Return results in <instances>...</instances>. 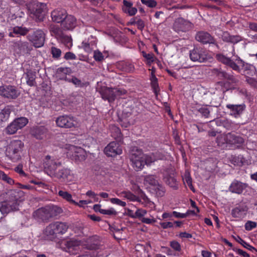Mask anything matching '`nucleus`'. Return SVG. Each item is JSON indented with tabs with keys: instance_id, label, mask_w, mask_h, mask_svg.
<instances>
[{
	"instance_id": "nucleus-1",
	"label": "nucleus",
	"mask_w": 257,
	"mask_h": 257,
	"mask_svg": "<svg viewBox=\"0 0 257 257\" xmlns=\"http://www.w3.org/2000/svg\"><path fill=\"white\" fill-rule=\"evenodd\" d=\"M215 58L219 62L238 73H240L242 69V72L245 78L253 76L256 74V69L254 66L245 63L238 56H234L232 58H230L223 54H217Z\"/></svg>"
},
{
	"instance_id": "nucleus-2",
	"label": "nucleus",
	"mask_w": 257,
	"mask_h": 257,
	"mask_svg": "<svg viewBox=\"0 0 257 257\" xmlns=\"http://www.w3.org/2000/svg\"><path fill=\"white\" fill-rule=\"evenodd\" d=\"M24 144L20 140H14L10 142L6 148V155L13 162H17L22 158Z\"/></svg>"
},
{
	"instance_id": "nucleus-3",
	"label": "nucleus",
	"mask_w": 257,
	"mask_h": 257,
	"mask_svg": "<svg viewBox=\"0 0 257 257\" xmlns=\"http://www.w3.org/2000/svg\"><path fill=\"white\" fill-rule=\"evenodd\" d=\"M61 166V163L58 160H52L49 161V176L62 182L67 181L71 177L70 170L65 168L60 169Z\"/></svg>"
},
{
	"instance_id": "nucleus-4",
	"label": "nucleus",
	"mask_w": 257,
	"mask_h": 257,
	"mask_svg": "<svg viewBox=\"0 0 257 257\" xmlns=\"http://www.w3.org/2000/svg\"><path fill=\"white\" fill-rule=\"evenodd\" d=\"M12 197H14V199H12V201H10L8 203L3 204L0 207V211L2 214L8 213L11 210H15L18 209L21 200L19 198L23 195L22 191L12 190L9 192Z\"/></svg>"
},
{
	"instance_id": "nucleus-5",
	"label": "nucleus",
	"mask_w": 257,
	"mask_h": 257,
	"mask_svg": "<svg viewBox=\"0 0 257 257\" xmlns=\"http://www.w3.org/2000/svg\"><path fill=\"white\" fill-rule=\"evenodd\" d=\"M81 241L77 239H71L62 241L59 243V247L63 250L72 254H76L80 250Z\"/></svg>"
},
{
	"instance_id": "nucleus-6",
	"label": "nucleus",
	"mask_w": 257,
	"mask_h": 257,
	"mask_svg": "<svg viewBox=\"0 0 257 257\" xmlns=\"http://www.w3.org/2000/svg\"><path fill=\"white\" fill-rule=\"evenodd\" d=\"M29 122V120L25 117H20L15 118L6 127V132L9 135L16 134L18 130L25 127Z\"/></svg>"
},
{
	"instance_id": "nucleus-7",
	"label": "nucleus",
	"mask_w": 257,
	"mask_h": 257,
	"mask_svg": "<svg viewBox=\"0 0 257 257\" xmlns=\"http://www.w3.org/2000/svg\"><path fill=\"white\" fill-rule=\"evenodd\" d=\"M46 5L39 2H34L31 4L29 7L30 16L37 21H43L44 18V9Z\"/></svg>"
},
{
	"instance_id": "nucleus-8",
	"label": "nucleus",
	"mask_w": 257,
	"mask_h": 257,
	"mask_svg": "<svg viewBox=\"0 0 257 257\" xmlns=\"http://www.w3.org/2000/svg\"><path fill=\"white\" fill-rule=\"evenodd\" d=\"M49 240H53L55 238V234L65 233L68 228V225L66 223L55 222L49 225Z\"/></svg>"
},
{
	"instance_id": "nucleus-9",
	"label": "nucleus",
	"mask_w": 257,
	"mask_h": 257,
	"mask_svg": "<svg viewBox=\"0 0 257 257\" xmlns=\"http://www.w3.org/2000/svg\"><path fill=\"white\" fill-rule=\"evenodd\" d=\"M189 56L193 62H204L207 60V55L205 50L201 47H194L190 51Z\"/></svg>"
},
{
	"instance_id": "nucleus-10",
	"label": "nucleus",
	"mask_w": 257,
	"mask_h": 257,
	"mask_svg": "<svg viewBox=\"0 0 257 257\" xmlns=\"http://www.w3.org/2000/svg\"><path fill=\"white\" fill-rule=\"evenodd\" d=\"M193 27L192 24L182 18L176 19L173 24V28L177 32H187Z\"/></svg>"
},
{
	"instance_id": "nucleus-11",
	"label": "nucleus",
	"mask_w": 257,
	"mask_h": 257,
	"mask_svg": "<svg viewBox=\"0 0 257 257\" xmlns=\"http://www.w3.org/2000/svg\"><path fill=\"white\" fill-rule=\"evenodd\" d=\"M56 122L58 126L64 128H71L75 127L77 125L75 118L68 115H62L58 117Z\"/></svg>"
},
{
	"instance_id": "nucleus-12",
	"label": "nucleus",
	"mask_w": 257,
	"mask_h": 257,
	"mask_svg": "<svg viewBox=\"0 0 257 257\" xmlns=\"http://www.w3.org/2000/svg\"><path fill=\"white\" fill-rule=\"evenodd\" d=\"M27 39L37 48L43 46L44 44V34L41 30H37L29 34L27 36Z\"/></svg>"
},
{
	"instance_id": "nucleus-13",
	"label": "nucleus",
	"mask_w": 257,
	"mask_h": 257,
	"mask_svg": "<svg viewBox=\"0 0 257 257\" xmlns=\"http://www.w3.org/2000/svg\"><path fill=\"white\" fill-rule=\"evenodd\" d=\"M19 95L18 90L14 86L3 85L0 86V95L9 99H15Z\"/></svg>"
},
{
	"instance_id": "nucleus-14",
	"label": "nucleus",
	"mask_w": 257,
	"mask_h": 257,
	"mask_svg": "<svg viewBox=\"0 0 257 257\" xmlns=\"http://www.w3.org/2000/svg\"><path fill=\"white\" fill-rule=\"evenodd\" d=\"M195 38L196 41L203 44H216L214 38L206 31H201L197 32Z\"/></svg>"
},
{
	"instance_id": "nucleus-15",
	"label": "nucleus",
	"mask_w": 257,
	"mask_h": 257,
	"mask_svg": "<svg viewBox=\"0 0 257 257\" xmlns=\"http://www.w3.org/2000/svg\"><path fill=\"white\" fill-rule=\"evenodd\" d=\"M130 161L133 168L137 171L142 170L145 166L143 154L141 153L132 154L130 156Z\"/></svg>"
},
{
	"instance_id": "nucleus-16",
	"label": "nucleus",
	"mask_w": 257,
	"mask_h": 257,
	"mask_svg": "<svg viewBox=\"0 0 257 257\" xmlns=\"http://www.w3.org/2000/svg\"><path fill=\"white\" fill-rule=\"evenodd\" d=\"M122 150L115 142H110L104 149L105 154L109 157H115L121 154Z\"/></svg>"
},
{
	"instance_id": "nucleus-17",
	"label": "nucleus",
	"mask_w": 257,
	"mask_h": 257,
	"mask_svg": "<svg viewBox=\"0 0 257 257\" xmlns=\"http://www.w3.org/2000/svg\"><path fill=\"white\" fill-rule=\"evenodd\" d=\"M226 107L230 110V115L235 118L239 117L246 108L244 103L240 104H227Z\"/></svg>"
},
{
	"instance_id": "nucleus-18",
	"label": "nucleus",
	"mask_w": 257,
	"mask_h": 257,
	"mask_svg": "<svg viewBox=\"0 0 257 257\" xmlns=\"http://www.w3.org/2000/svg\"><path fill=\"white\" fill-rule=\"evenodd\" d=\"M13 47L14 51L19 54L28 53L30 51L29 43L21 40L14 42Z\"/></svg>"
},
{
	"instance_id": "nucleus-19",
	"label": "nucleus",
	"mask_w": 257,
	"mask_h": 257,
	"mask_svg": "<svg viewBox=\"0 0 257 257\" xmlns=\"http://www.w3.org/2000/svg\"><path fill=\"white\" fill-rule=\"evenodd\" d=\"M29 31V29L26 27L15 26L9 29V36L10 37L25 36Z\"/></svg>"
},
{
	"instance_id": "nucleus-20",
	"label": "nucleus",
	"mask_w": 257,
	"mask_h": 257,
	"mask_svg": "<svg viewBox=\"0 0 257 257\" xmlns=\"http://www.w3.org/2000/svg\"><path fill=\"white\" fill-rule=\"evenodd\" d=\"M139 106H142L140 103H134L130 107H127L123 110V115L125 117H129L132 115L136 116L140 112Z\"/></svg>"
},
{
	"instance_id": "nucleus-21",
	"label": "nucleus",
	"mask_w": 257,
	"mask_h": 257,
	"mask_svg": "<svg viewBox=\"0 0 257 257\" xmlns=\"http://www.w3.org/2000/svg\"><path fill=\"white\" fill-rule=\"evenodd\" d=\"M247 187L246 184L235 180L230 185L229 189L232 193L240 194Z\"/></svg>"
},
{
	"instance_id": "nucleus-22",
	"label": "nucleus",
	"mask_w": 257,
	"mask_h": 257,
	"mask_svg": "<svg viewBox=\"0 0 257 257\" xmlns=\"http://www.w3.org/2000/svg\"><path fill=\"white\" fill-rule=\"evenodd\" d=\"M100 242L97 236L89 237L85 244V248L89 250H96L99 248Z\"/></svg>"
},
{
	"instance_id": "nucleus-23",
	"label": "nucleus",
	"mask_w": 257,
	"mask_h": 257,
	"mask_svg": "<svg viewBox=\"0 0 257 257\" xmlns=\"http://www.w3.org/2000/svg\"><path fill=\"white\" fill-rule=\"evenodd\" d=\"M66 11L64 9H56L51 12V16L53 22L56 23L63 22L66 15Z\"/></svg>"
},
{
	"instance_id": "nucleus-24",
	"label": "nucleus",
	"mask_w": 257,
	"mask_h": 257,
	"mask_svg": "<svg viewBox=\"0 0 257 257\" xmlns=\"http://www.w3.org/2000/svg\"><path fill=\"white\" fill-rule=\"evenodd\" d=\"M247 208L246 206L239 205L231 210V215L233 217L242 218L246 214Z\"/></svg>"
},
{
	"instance_id": "nucleus-25",
	"label": "nucleus",
	"mask_w": 257,
	"mask_h": 257,
	"mask_svg": "<svg viewBox=\"0 0 257 257\" xmlns=\"http://www.w3.org/2000/svg\"><path fill=\"white\" fill-rule=\"evenodd\" d=\"M62 25L66 30H72L76 26V19L73 16L66 14V17L62 22Z\"/></svg>"
},
{
	"instance_id": "nucleus-26",
	"label": "nucleus",
	"mask_w": 257,
	"mask_h": 257,
	"mask_svg": "<svg viewBox=\"0 0 257 257\" xmlns=\"http://www.w3.org/2000/svg\"><path fill=\"white\" fill-rule=\"evenodd\" d=\"M228 145H235L237 148L241 147L244 143V139L240 136L232 133H228Z\"/></svg>"
},
{
	"instance_id": "nucleus-27",
	"label": "nucleus",
	"mask_w": 257,
	"mask_h": 257,
	"mask_svg": "<svg viewBox=\"0 0 257 257\" xmlns=\"http://www.w3.org/2000/svg\"><path fill=\"white\" fill-rule=\"evenodd\" d=\"M221 74L222 76V78L226 79L229 83L234 86L232 88L233 89H235L239 85L240 81L238 76L227 72H222Z\"/></svg>"
},
{
	"instance_id": "nucleus-28",
	"label": "nucleus",
	"mask_w": 257,
	"mask_h": 257,
	"mask_svg": "<svg viewBox=\"0 0 257 257\" xmlns=\"http://www.w3.org/2000/svg\"><path fill=\"white\" fill-rule=\"evenodd\" d=\"M144 181L145 183L156 187L157 188L161 190L163 193L164 192L165 190L164 187L162 185L159 183L158 180H156V177L154 176L147 175L145 176Z\"/></svg>"
},
{
	"instance_id": "nucleus-29",
	"label": "nucleus",
	"mask_w": 257,
	"mask_h": 257,
	"mask_svg": "<svg viewBox=\"0 0 257 257\" xmlns=\"http://www.w3.org/2000/svg\"><path fill=\"white\" fill-rule=\"evenodd\" d=\"M123 6H122V10L123 12L127 14L129 16H134L137 12V9L136 8L133 7V3L128 2L126 0L123 1Z\"/></svg>"
},
{
	"instance_id": "nucleus-30",
	"label": "nucleus",
	"mask_w": 257,
	"mask_h": 257,
	"mask_svg": "<svg viewBox=\"0 0 257 257\" xmlns=\"http://www.w3.org/2000/svg\"><path fill=\"white\" fill-rule=\"evenodd\" d=\"M102 98L104 100H107L109 102L112 101L115 98L114 88H106L101 92Z\"/></svg>"
},
{
	"instance_id": "nucleus-31",
	"label": "nucleus",
	"mask_w": 257,
	"mask_h": 257,
	"mask_svg": "<svg viewBox=\"0 0 257 257\" xmlns=\"http://www.w3.org/2000/svg\"><path fill=\"white\" fill-rule=\"evenodd\" d=\"M69 150L71 151L73 154L72 155L74 157L78 158V159H84L85 155L84 151L81 148H78L75 146L71 145L69 146Z\"/></svg>"
},
{
	"instance_id": "nucleus-32",
	"label": "nucleus",
	"mask_w": 257,
	"mask_h": 257,
	"mask_svg": "<svg viewBox=\"0 0 257 257\" xmlns=\"http://www.w3.org/2000/svg\"><path fill=\"white\" fill-rule=\"evenodd\" d=\"M48 215V210L46 208H41L37 209L33 213V216L36 219H40L45 220L47 219Z\"/></svg>"
},
{
	"instance_id": "nucleus-33",
	"label": "nucleus",
	"mask_w": 257,
	"mask_h": 257,
	"mask_svg": "<svg viewBox=\"0 0 257 257\" xmlns=\"http://www.w3.org/2000/svg\"><path fill=\"white\" fill-rule=\"evenodd\" d=\"M164 180L167 184L174 189L176 190L178 189V184L174 176L170 175H167L164 178Z\"/></svg>"
},
{
	"instance_id": "nucleus-34",
	"label": "nucleus",
	"mask_w": 257,
	"mask_h": 257,
	"mask_svg": "<svg viewBox=\"0 0 257 257\" xmlns=\"http://www.w3.org/2000/svg\"><path fill=\"white\" fill-rule=\"evenodd\" d=\"M11 109L9 106L5 107L0 112V123L7 121L10 117Z\"/></svg>"
},
{
	"instance_id": "nucleus-35",
	"label": "nucleus",
	"mask_w": 257,
	"mask_h": 257,
	"mask_svg": "<svg viewBox=\"0 0 257 257\" xmlns=\"http://www.w3.org/2000/svg\"><path fill=\"white\" fill-rule=\"evenodd\" d=\"M44 128L42 126L33 128L31 131L32 135L37 139H41L44 133Z\"/></svg>"
},
{
	"instance_id": "nucleus-36",
	"label": "nucleus",
	"mask_w": 257,
	"mask_h": 257,
	"mask_svg": "<svg viewBox=\"0 0 257 257\" xmlns=\"http://www.w3.org/2000/svg\"><path fill=\"white\" fill-rule=\"evenodd\" d=\"M70 70L69 68L68 67H60L57 69L56 75L59 79L65 80L66 75L69 72Z\"/></svg>"
},
{
	"instance_id": "nucleus-37",
	"label": "nucleus",
	"mask_w": 257,
	"mask_h": 257,
	"mask_svg": "<svg viewBox=\"0 0 257 257\" xmlns=\"http://www.w3.org/2000/svg\"><path fill=\"white\" fill-rule=\"evenodd\" d=\"M62 212V209L55 205H49V217H55Z\"/></svg>"
},
{
	"instance_id": "nucleus-38",
	"label": "nucleus",
	"mask_w": 257,
	"mask_h": 257,
	"mask_svg": "<svg viewBox=\"0 0 257 257\" xmlns=\"http://www.w3.org/2000/svg\"><path fill=\"white\" fill-rule=\"evenodd\" d=\"M121 196L124 197L130 201L140 202L141 200L138 197L135 195L130 191H123L120 193Z\"/></svg>"
},
{
	"instance_id": "nucleus-39",
	"label": "nucleus",
	"mask_w": 257,
	"mask_h": 257,
	"mask_svg": "<svg viewBox=\"0 0 257 257\" xmlns=\"http://www.w3.org/2000/svg\"><path fill=\"white\" fill-rule=\"evenodd\" d=\"M58 194L60 196H61L62 198H63L64 199H65L67 201L72 204L78 205V203L76 202L74 200H73L72 199V195L68 192L60 190L59 191Z\"/></svg>"
},
{
	"instance_id": "nucleus-40",
	"label": "nucleus",
	"mask_w": 257,
	"mask_h": 257,
	"mask_svg": "<svg viewBox=\"0 0 257 257\" xmlns=\"http://www.w3.org/2000/svg\"><path fill=\"white\" fill-rule=\"evenodd\" d=\"M26 74L27 84L30 86H34L36 84L35 74L32 71H28Z\"/></svg>"
},
{
	"instance_id": "nucleus-41",
	"label": "nucleus",
	"mask_w": 257,
	"mask_h": 257,
	"mask_svg": "<svg viewBox=\"0 0 257 257\" xmlns=\"http://www.w3.org/2000/svg\"><path fill=\"white\" fill-rule=\"evenodd\" d=\"M110 130L112 137L118 140H121L122 135L119 127L115 125H112Z\"/></svg>"
},
{
	"instance_id": "nucleus-42",
	"label": "nucleus",
	"mask_w": 257,
	"mask_h": 257,
	"mask_svg": "<svg viewBox=\"0 0 257 257\" xmlns=\"http://www.w3.org/2000/svg\"><path fill=\"white\" fill-rule=\"evenodd\" d=\"M65 80L69 82H71L76 86L79 87H83L85 86L86 84L85 83L82 82L81 81V80L79 79L78 78L75 76H72L71 78H67V77H65Z\"/></svg>"
},
{
	"instance_id": "nucleus-43",
	"label": "nucleus",
	"mask_w": 257,
	"mask_h": 257,
	"mask_svg": "<svg viewBox=\"0 0 257 257\" xmlns=\"http://www.w3.org/2000/svg\"><path fill=\"white\" fill-rule=\"evenodd\" d=\"M228 134L226 135H220L216 138V142L219 146H223L225 144H229V140L227 139Z\"/></svg>"
},
{
	"instance_id": "nucleus-44",
	"label": "nucleus",
	"mask_w": 257,
	"mask_h": 257,
	"mask_svg": "<svg viewBox=\"0 0 257 257\" xmlns=\"http://www.w3.org/2000/svg\"><path fill=\"white\" fill-rule=\"evenodd\" d=\"M51 35H54L57 38H61L64 35L62 31L58 26H53L51 28Z\"/></svg>"
},
{
	"instance_id": "nucleus-45",
	"label": "nucleus",
	"mask_w": 257,
	"mask_h": 257,
	"mask_svg": "<svg viewBox=\"0 0 257 257\" xmlns=\"http://www.w3.org/2000/svg\"><path fill=\"white\" fill-rule=\"evenodd\" d=\"M231 162L236 166H241L243 163V158L242 156H232L230 158Z\"/></svg>"
},
{
	"instance_id": "nucleus-46",
	"label": "nucleus",
	"mask_w": 257,
	"mask_h": 257,
	"mask_svg": "<svg viewBox=\"0 0 257 257\" xmlns=\"http://www.w3.org/2000/svg\"><path fill=\"white\" fill-rule=\"evenodd\" d=\"M0 179L2 180L10 185H13L14 184V180L11 177H9L2 171H0Z\"/></svg>"
},
{
	"instance_id": "nucleus-47",
	"label": "nucleus",
	"mask_w": 257,
	"mask_h": 257,
	"mask_svg": "<svg viewBox=\"0 0 257 257\" xmlns=\"http://www.w3.org/2000/svg\"><path fill=\"white\" fill-rule=\"evenodd\" d=\"M236 241L241 244L242 246H243L246 248L250 250H254L255 251H257L253 246H251L249 244H248L246 242H245L244 240H243L241 238H240L239 236H237V238L236 239Z\"/></svg>"
},
{
	"instance_id": "nucleus-48",
	"label": "nucleus",
	"mask_w": 257,
	"mask_h": 257,
	"mask_svg": "<svg viewBox=\"0 0 257 257\" xmlns=\"http://www.w3.org/2000/svg\"><path fill=\"white\" fill-rule=\"evenodd\" d=\"M53 58L55 59H59L61 56V50L60 49L54 47L51 48V51Z\"/></svg>"
},
{
	"instance_id": "nucleus-49",
	"label": "nucleus",
	"mask_w": 257,
	"mask_h": 257,
	"mask_svg": "<svg viewBox=\"0 0 257 257\" xmlns=\"http://www.w3.org/2000/svg\"><path fill=\"white\" fill-rule=\"evenodd\" d=\"M143 159L144 160V165H149L152 163L154 162L156 159L154 156L143 155Z\"/></svg>"
},
{
	"instance_id": "nucleus-50",
	"label": "nucleus",
	"mask_w": 257,
	"mask_h": 257,
	"mask_svg": "<svg viewBox=\"0 0 257 257\" xmlns=\"http://www.w3.org/2000/svg\"><path fill=\"white\" fill-rule=\"evenodd\" d=\"M99 212L102 214L108 215H116L117 212L113 208H110L108 209L100 210Z\"/></svg>"
},
{
	"instance_id": "nucleus-51",
	"label": "nucleus",
	"mask_w": 257,
	"mask_h": 257,
	"mask_svg": "<svg viewBox=\"0 0 257 257\" xmlns=\"http://www.w3.org/2000/svg\"><path fill=\"white\" fill-rule=\"evenodd\" d=\"M151 86L152 88L154 90L155 92H157V89L159 88V85L158 83V79L156 77V76H153V77H151Z\"/></svg>"
},
{
	"instance_id": "nucleus-52",
	"label": "nucleus",
	"mask_w": 257,
	"mask_h": 257,
	"mask_svg": "<svg viewBox=\"0 0 257 257\" xmlns=\"http://www.w3.org/2000/svg\"><path fill=\"white\" fill-rule=\"evenodd\" d=\"M245 81L251 87L255 88H257V80L252 77V76L246 78Z\"/></svg>"
},
{
	"instance_id": "nucleus-53",
	"label": "nucleus",
	"mask_w": 257,
	"mask_h": 257,
	"mask_svg": "<svg viewBox=\"0 0 257 257\" xmlns=\"http://www.w3.org/2000/svg\"><path fill=\"white\" fill-rule=\"evenodd\" d=\"M143 56L147 59L148 63L150 65L154 61V55L153 53L147 54L143 52Z\"/></svg>"
},
{
	"instance_id": "nucleus-54",
	"label": "nucleus",
	"mask_w": 257,
	"mask_h": 257,
	"mask_svg": "<svg viewBox=\"0 0 257 257\" xmlns=\"http://www.w3.org/2000/svg\"><path fill=\"white\" fill-rule=\"evenodd\" d=\"M93 58L96 61H101L104 59L102 53L98 50L94 51Z\"/></svg>"
},
{
	"instance_id": "nucleus-55",
	"label": "nucleus",
	"mask_w": 257,
	"mask_h": 257,
	"mask_svg": "<svg viewBox=\"0 0 257 257\" xmlns=\"http://www.w3.org/2000/svg\"><path fill=\"white\" fill-rule=\"evenodd\" d=\"M244 227L246 230L250 231L256 227V223L253 221H247L245 223Z\"/></svg>"
},
{
	"instance_id": "nucleus-56",
	"label": "nucleus",
	"mask_w": 257,
	"mask_h": 257,
	"mask_svg": "<svg viewBox=\"0 0 257 257\" xmlns=\"http://www.w3.org/2000/svg\"><path fill=\"white\" fill-rule=\"evenodd\" d=\"M142 3L150 8H155L157 6V2L154 0H141Z\"/></svg>"
},
{
	"instance_id": "nucleus-57",
	"label": "nucleus",
	"mask_w": 257,
	"mask_h": 257,
	"mask_svg": "<svg viewBox=\"0 0 257 257\" xmlns=\"http://www.w3.org/2000/svg\"><path fill=\"white\" fill-rule=\"evenodd\" d=\"M184 180L185 182L187 184L190 189L194 192L195 190L192 185V178H191L189 174L185 175Z\"/></svg>"
},
{
	"instance_id": "nucleus-58",
	"label": "nucleus",
	"mask_w": 257,
	"mask_h": 257,
	"mask_svg": "<svg viewBox=\"0 0 257 257\" xmlns=\"http://www.w3.org/2000/svg\"><path fill=\"white\" fill-rule=\"evenodd\" d=\"M241 41H242V38L240 36L231 35L229 43L235 44Z\"/></svg>"
},
{
	"instance_id": "nucleus-59",
	"label": "nucleus",
	"mask_w": 257,
	"mask_h": 257,
	"mask_svg": "<svg viewBox=\"0 0 257 257\" xmlns=\"http://www.w3.org/2000/svg\"><path fill=\"white\" fill-rule=\"evenodd\" d=\"M110 201L112 204H115L122 207H124L126 205V203L125 202L116 198H111Z\"/></svg>"
},
{
	"instance_id": "nucleus-60",
	"label": "nucleus",
	"mask_w": 257,
	"mask_h": 257,
	"mask_svg": "<svg viewBox=\"0 0 257 257\" xmlns=\"http://www.w3.org/2000/svg\"><path fill=\"white\" fill-rule=\"evenodd\" d=\"M61 38L66 43V45L69 48L72 46V39L71 37L63 35V37H61Z\"/></svg>"
},
{
	"instance_id": "nucleus-61",
	"label": "nucleus",
	"mask_w": 257,
	"mask_h": 257,
	"mask_svg": "<svg viewBox=\"0 0 257 257\" xmlns=\"http://www.w3.org/2000/svg\"><path fill=\"white\" fill-rule=\"evenodd\" d=\"M188 215L189 212H187L186 213H181L175 211L172 212V215L178 218H186Z\"/></svg>"
},
{
	"instance_id": "nucleus-62",
	"label": "nucleus",
	"mask_w": 257,
	"mask_h": 257,
	"mask_svg": "<svg viewBox=\"0 0 257 257\" xmlns=\"http://www.w3.org/2000/svg\"><path fill=\"white\" fill-rule=\"evenodd\" d=\"M170 246L176 251H179L181 249L180 243L175 240L170 242Z\"/></svg>"
},
{
	"instance_id": "nucleus-63",
	"label": "nucleus",
	"mask_w": 257,
	"mask_h": 257,
	"mask_svg": "<svg viewBox=\"0 0 257 257\" xmlns=\"http://www.w3.org/2000/svg\"><path fill=\"white\" fill-rule=\"evenodd\" d=\"M115 92V96H120L127 93V91L122 88H114Z\"/></svg>"
},
{
	"instance_id": "nucleus-64",
	"label": "nucleus",
	"mask_w": 257,
	"mask_h": 257,
	"mask_svg": "<svg viewBox=\"0 0 257 257\" xmlns=\"http://www.w3.org/2000/svg\"><path fill=\"white\" fill-rule=\"evenodd\" d=\"M64 58L67 60H75L76 59V55L71 52H66L65 54Z\"/></svg>"
}]
</instances>
